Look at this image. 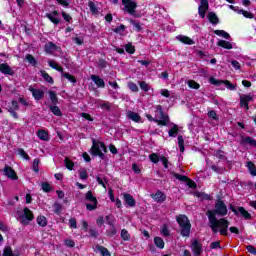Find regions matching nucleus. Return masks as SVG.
Instances as JSON below:
<instances>
[{
	"mask_svg": "<svg viewBox=\"0 0 256 256\" xmlns=\"http://www.w3.org/2000/svg\"><path fill=\"white\" fill-rule=\"evenodd\" d=\"M215 215H220L221 217L227 215V206L221 200L216 202L215 210L207 211V216L213 233H220V235L224 236L228 235L229 222L225 218L217 219Z\"/></svg>",
	"mask_w": 256,
	"mask_h": 256,
	"instance_id": "nucleus-1",
	"label": "nucleus"
},
{
	"mask_svg": "<svg viewBox=\"0 0 256 256\" xmlns=\"http://www.w3.org/2000/svg\"><path fill=\"white\" fill-rule=\"evenodd\" d=\"M176 221L181 228L182 237H189L191 234V223L185 215L177 216Z\"/></svg>",
	"mask_w": 256,
	"mask_h": 256,
	"instance_id": "nucleus-2",
	"label": "nucleus"
},
{
	"mask_svg": "<svg viewBox=\"0 0 256 256\" xmlns=\"http://www.w3.org/2000/svg\"><path fill=\"white\" fill-rule=\"evenodd\" d=\"M91 151H92V155H96L100 157V159H104L105 154H103V152L107 153V146H105V143L103 142H96L94 140Z\"/></svg>",
	"mask_w": 256,
	"mask_h": 256,
	"instance_id": "nucleus-3",
	"label": "nucleus"
},
{
	"mask_svg": "<svg viewBox=\"0 0 256 256\" xmlns=\"http://www.w3.org/2000/svg\"><path fill=\"white\" fill-rule=\"evenodd\" d=\"M85 199L90 202L86 204V209L88 211H95V209H97V205H99V201H97V197L93 195V192L88 191L85 194Z\"/></svg>",
	"mask_w": 256,
	"mask_h": 256,
	"instance_id": "nucleus-4",
	"label": "nucleus"
},
{
	"mask_svg": "<svg viewBox=\"0 0 256 256\" xmlns=\"http://www.w3.org/2000/svg\"><path fill=\"white\" fill-rule=\"evenodd\" d=\"M232 213H234L235 215H237V217H242V219H244L245 221H251L252 217H251V213H249V211H247L244 207H230Z\"/></svg>",
	"mask_w": 256,
	"mask_h": 256,
	"instance_id": "nucleus-5",
	"label": "nucleus"
},
{
	"mask_svg": "<svg viewBox=\"0 0 256 256\" xmlns=\"http://www.w3.org/2000/svg\"><path fill=\"white\" fill-rule=\"evenodd\" d=\"M122 5L124 6L123 11H125V13L137 17V15H135V9H137V2H135V0H122Z\"/></svg>",
	"mask_w": 256,
	"mask_h": 256,
	"instance_id": "nucleus-6",
	"label": "nucleus"
},
{
	"mask_svg": "<svg viewBox=\"0 0 256 256\" xmlns=\"http://www.w3.org/2000/svg\"><path fill=\"white\" fill-rule=\"evenodd\" d=\"M209 82L211 85H216V87H219L220 85H226L229 91H235V89H237V85L232 84L229 80H219L217 78L211 77Z\"/></svg>",
	"mask_w": 256,
	"mask_h": 256,
	"instance_id": "nucleus-7",
	"label": "nucleus"
},
{
	"mask_svg": "<svg viewBox=\"0 0 256 256\" xmlns=\"http://www.w3.org/2000/svg\"><path fill=\"white\" fill-rule=\"evenodd\" d=\"M34 219L35 216L33 215V211L25 207L23 209V215L20 217V223L22 225H29V223H31V221H33Z\"/></svg>",
	"mask_w": 256,
	"mask_h": 256,
	"instance_id": "nucleus-8",
	"label": "nucleus"
},
{
	"mask_svg": "<svg viewBox=\"0 0 256 256\" xmlns=\"http://www.w3.org/2000/svg\"><path fill=\"white\" fill-rule=\"evenodd\" d=\"M155 118L159 121H164L165 126L169 123V116L165 115V112H163V106L161 105L156 106Z\"/></svg>",
	"mask_w": 256,
	"mask_h": 256,
	"instance_id": "nucleus-9",
	"label": "nucleus"
},
{
	"mask_svg": "<svg viewBox=\"0 0 256 256\" xmlns=\"http://www.w3.org/2000/svg\"><path fill=\"white\" fill-rule=\"evenodd\" d=\"M191 250L195 256H200L201 253H203V244L199 240L193 239L191 242Z\"/></svg>",
	"mask_w": 256,
	"mask_h": 256,
	"instance_id": "nucleus-10",
	"label": "nucleus"
},
{
	"mask_svg": "<svg viewBox=\"0 0 256 256\" xmlns=\"http://www.w3.org/2000/svg\"><path fill=\"white\" fill-rule=\"evenodd\" d=\"M207 11H209V1L200 0V5L198 7V15L201 17V19H205Z\"/></svg>",
	"mask_w": 256,
	"mask_h": 256,
	"instance_id": "nucleus-11",
	"label": "nucleus"
},
{
	"mask_svg": "<svg viewBox=\"0 0 256 256\" xmlns=\"http://www.w3.org/2000/svg\"><path fill=\"white\" fill-rule=\"evenodd\" d=\"M253 101V95L251 94H244L240 96V106L244 107L246 111H249V103Z\"/></svg>",
	"mask_w": 256,
	"mask_h": 256,
	"instance_id": "nucleus-12",
	"label": "nucleus"
},
{
	"mask_svg": "<svg viewBox=\"0 0 256 256\" xmlns=\"http://www.w3.org/2000/svg\"><path fill=\"white\" fill-rule=\"evenodd\" d=\"M28 91L32 93V97H34L36 101H41V99L45 97V92L43 90L35 89L33 86H29Z\"/></svg>",
	"mask_w": 256,
	"mask_h": 256,
	"instance_id": "nucleus-13",
	"label": "nucleus"
},
{
	"mask_svg": "<svg viewBox=\"0 0 256 256\" xmlns=\"http://www.w3.org/2000/svg\"><path fill=\"white\" fill-rule=\"evenodd\" d=\"M4 175L8 179H11V181H17L19 179V176H17V172H15L10 166L4 167Z\"/></svg>",
	"mask_w": 256,
	"mask_h": 256,
	"instance_id": "nucleus-14",
	"label": "nucleus"
},
{
	"mask_svg": "<svg viewBox=\"0 0 256 256\" xmlns=\"http://www.w3.org/2000/svg\"><path fill=\"white\" fill-rule=\"evenodd\" d=\"M46 17L51 21V23H54V25H59V23H61L58 11L47 13Z\"/></svg>",
	"mask_w": 256,
	"mask_h": 256,
	"instance_id": "nucleus-15",
	"label": "nucleus"
},
{
	"mask_svg": "<svg viewBox=\"0 0 256 256\" xmlns=\"http://www.w3.org/2000/svg\"><path fill=\"white\" fill-rule=\"evenodd\" d=\"M126 116L130 121H134V123H143L141 115L139 113L134 112V111H127Z\"/></svg>",
	"mask_w": 256,
	"mask_h": 256,
	"instance_id": "nucleus-16",
	"label": "nucleus"
},
{
	"mask_svg": "<svg viewBox=\"0 0 256 256\" xmlns=\"http://www.w3.org/2000/svg\"><path fill=\"white\" fill-rule=\"evenodd\" d=\"M122 197L124 199V203L128 205V207H135L136 205L135 198H133L131 194L123 193Z\"/></svg>",
	"mask_w": 256,
	"mask_h": 256,
	"instance_id": "nucleus-17",
	"label": "nucleus"
},
{
	"mask_svg": "<svg viewBox=\"0 0 256 256\" xmlns=\"http://www.w3.org/2000/svg\"><path fill=\"white\" fill-rule=\"evenodd\" d=\"M177 41L183 43L184 45H195V40L191 39L189 36L178 35L176 36Z\"/></svg>",
	"mask_w": 256,
	"mask_h": 256,
	"instance_id": "nucleus-18",
	"label": "nucleus"
},
{
	"mask_svg": "<svg viewBox=\"0 0 256 256\" xmlns=\"http://www.w3.org/2000/svg\"><path fill=\"white\" fill-rule=\"evenodd\" d=\"M0 73H3V75H15V72L7 63L0 64Z\"/></svg>",
	"mask_w": 256,
	"mask_h": 256,
	"instance_id": "nucleus-19",
	"label": "nucleus"
},
{
	"mask_svg": "<svg viewBox=\"0 0 256 256\" xmlns=\"http://www.w3.org/2000/svg\"><path fill=\"white\" fill-rule=\"evenodd\" d=\"M152 199L156 201V203H163L165 199H167V196H165V193L162 191H157L155 194H151Z\"/></svg>",
	"mask_w": 256,
	"mask_h": 256,
	"instance_id": "nucleus-20",
	"label": "nucleus"
},
{
	"mask_svg": "<svg viewBox=\"0 0 256 256\" xmlns=\"http://www.w3.org/2000/svg\"><path fill=\"white\" fill-rule=\"evenodd\" d=\"M91 80L95 83L97 87L99 88L105 87V81L101 77L93 74L91 75Z\"/></svg>",
	"mask_w": 256,
	"mask_h": 256,
	"instance_id": "nucleus-21",
	"label": "nucleus"
},
{
	"mask_svg": "<svg viewBox=\"0 0 256 256\" xmlns=\"http://www.w3.org/2000/svg\"><path fill=\"white\" fill-rule=\"evenodd\" d=\"M242 145H250V147H256V140L251 137H242L241 139Z\"/></svg>",
	"mask_w": 256,
	"mask_h": 256,
	"instance_id": "nucleus-22",
	"label": "nucleus"
},
{
	"mask_svg": "<svg viewBox=\"0 0 256 256\" xmlns=\"http://www.w3.org/2000/svg\"><path fill=\"white\" fill-rule=\"evenodd\" d=\"M44 51L45 53H49L51 55L55 53V51H57V45H55L52 42H49L48 44L45 45Z\"/></svg>",
	"mask_w": 256,
	"mask_h": 256,
	"instance_id": "nucleus-23",
	"label": "nucleus"
},
{
	"mask_svg": "<svg viewBox=\"0 0 256 256\" xmlns=\"http://www.w3.org/2000/svg\"><path fill=\"white\" fill-rule=\"evenodd\" d=\"M37 137L41 141H49V132L47 130H38Z\"/></svg>",
	"mask_w": 256,
	"mask_h": 256,
	"instance_id": "nucleus-24",
	"label": "nucleus"
},
{
	"mask_svg": "<svg viewBox=\"0 0 256 256\" xmlns=\"http://www.w3.org/2000/svg\"><path fill=\"white\" fill-rule=\"evenodd\" d=\"M40 75L41 77H43V79L47 82L50 83L51 85H53L54 81H53V77H51L49 75V73H47L45 70H41L40 71Z\"/></svg>",
	"mask_w": 256,
	"mask_h": 256,
	"instance_id": "nucleus-25",
	"label": "nucleus"
},
{
	"mask_svg": "<svg viewBox=\"0 0 256 256\" xmlns=\"http://www.w3.org/2000/svg\"><path fill=\"white\" fill-rule=\"evenodd\" d=\"M48 65L49 67H51L52 69H55L56 71H59V73H63V67H61V65H59L57 62H55L54 60H50L48 61Z\"/></svg>",
	"mask_w": 256,
	"mask_h": 256,
	"instance_id": "nucleus-26",
	"label": "nucleus"
},
{
	"mask_svg": "<svg viewBox=\"0 0 256 256\" xmlns=\"http://www.w3.org/2000/svg\"><path fill=\"white\" fill-rule=\"evenodd\" d=\"M19 251H13L11 247H6L3 251V256H19Z\"/></svg>",
	"mask_w": 256,
	"mask_h": 256,
	"instance_id": "nucleus-27",
	"label": "nucleus"
},
{
	"mask_svg": "<svg viewBox=\"0 0 256 256\" xmlns=\"http://www.w3.org/2000/svg\"><path fill=\"white\" fill-rule=\"evenodd\" d=\"M218 47H222L223 49H233V44L231 42H227L225 40H219L217 42Z\"/></svg>",
	"mask_w": 256,
	"mask_h": 256,
	"instance_id": "nucleus-28",
	"label": "nucleus"
},
{
	"mask_svg": "<svg viewBox=\"0 0 256 256\" xmlns=\"http://www.w3.org/2000/svg\"><path fill=\"white\" fill-rule=\"evenodd\" d=\"M208 19L210 23H212V25H217V23H219V17H217V14H215V12H209Z\"/></svg>",
	"mask_w": 256,
	"mask_h": 256,
	"instance_id": "nucleus-29",
	"label": "nucleus"
},
{
	"mask_svg": "<svg viewBox=\"0 0 256 256\" xmlns=\"http://www.w3.org/2000/svg\"><path fill=\"white\" fill-rule=\"evenodd\" d=\"M97 105L100 107V109H104V111H109V109H111V103L103 100H98Z\"/></svg>",
	"mask_w": 256,
	"mask_h": 256,
	"instance_id": "nucleus-30",
	"label": "nucleus"
},
{
	"mask_svg": "<svg viewBox=\"0 0 256 256\" xmlns=\"http://www.w3.org/2000/svg\"><path fill=\"white\" fill-rule=\"evenodd\" d=\"M246 167L249 170L250 175H252V177H256V167L255 164L251 161L246 163Z\"/></svg>",
	"mask_w": 256,
	"mask_h": 256,
	"instance_id": "nucleus-31",
	"label": "nucleus"
},
{
	"mask_svg": "<svg viewBox=\"0 0 256 256\" xmlns=\"http://www.w3.org/2000/svg\"><path fill=\"white\" fill-rule=\"evenodd\" d=\"M96 251H99V253L102 256H111V252H109V250L107 248H105L104 246L97 245Z\"/></svg>",
	"mask_w": 256,
	"mask_h": 256,
	"instance_id": "nucleus-32",
	"label": "nucleus"
},
{
	"mask_svg": "<svg viewBox=\"0 0 256 256\" xmlns=\"http://www.w3.org/2000/svg\"><path fill=\"white\" fill-rule=\"evenodd\" d=\"M154 245H156L158 249H165V241H163L161 237L154 238Z\"/></svg>",
	"mask_w": 256,
	"mask_h": 256,
	"instance_id": "nucleus-33",
	"label": "nucleus"
},
{
	"mask_svg": "<svg viewBox=\"0 0 256 256\" xmlns=\"http://www.w3.org/2000/svg\"><path fill=\"white\" fill-rule=\"evenodd\" d=\"M238 15H243L246 19H253L255 17L253 13L243 9L238 10Z\"/></svg>",
	"mask_w": 256,
	"mask_h": 256,
	"instance_id": "nucleus-34",
	"label": "nucleus"
},
{
	"mask_svg": "<svg viewBox=\"0 0 256 256\" xmlns=\"http://www.w3.org/2000/svg\"><path fill=\"white\" fill-rule=\"evenodd\" d=\"M214 33L215 35H218V37H223V39H231V35L225 30H215Z\"/></svg>",
	"mask_w": 256,
	"mask_h": 256,
	"instance_id": "nucleus-35",
	"label": "nucleus"
},
{
	"mask_svg": "<svg viewBox=\"0 0 256 256\" xmlns=\"http://www.w3.org/2000/svg\"><path fill=\"white\" fill-rule=\"evenodd\" d=\"M89 9L92 13V15H99V8H97V6L95 5V2L90 1L88 3Z\"/></svg>",
	"mask_w": 256,
	"mask_h": 256,
	"instance_id": "nucleus-36",
	"label": "nucleus"
},
{
	"mask_svg": "<svg viewBox=\"0 0 256 256\" xmlns=\"http://www.w3.org/2000/svg\"><path fill=\"white\" fill-rule=\"evenodd\" d=\"M36 221L39 227H47V218L45 216H38Z\"/></svg>",
	"mask_w": 256,
	"mask_h": 256,
	"instance_id": "nucleus-37",
	"label": "nucleus"
},
{
	"mask_svg": "<svg viewBox=\"0 0 256 256\" xmlns=\"http://www.w3.org/2000/svg\"><path fill=\"white\" fill-rule=\"evenodd\" d=\"M178 147L181 153H185V140L183 139V136H178Z\"/></svg>",
	"mask_w": 256,
	"mask_h": 256,
	"instance_id": "nucleus-38",
	"label": "nucleus"
},
{
	"mask_svg": "<svg viewBox=\"0 0 256 256\" xmlns=\"http://www.w3.org/2000/svg\"><path fill=\"white\" fill-rule=\"evenodd\" d=\"M148 121H153L154 123H157V125H161L162 127H165V121H159L157 118H153V116L147 114L146 115Z\"/></svg>",
	"mask_w": 256,
	"mask_h": 256,
	"instance_id": "nucleus-39",
	"label": "nucleus"
},
{
	"mask_svg": "<svg viewBox=\"0 0 256 256\" xmlns=\"http://www.w3.org/2000/svg\"><path fill=\"white\" fill-rule=\"evenodd\" d=\"M177 133H179V127L177 125H173V127L169 130V137H176Z\"/></svg>",
	"mask_w": 256,
	"mask_h": 256,
	"instance_id": "nucleus-40",
	"label": "nucleus"
},
{
	"mask_svg": "<svg viewBox=\"0 0 256 256\" xmlns=\"http://www.w3.org/2000/svg\"><path fill=\"white\" fill-rule=\"evenodd\" d=\"M79 173V177L80 179H82V181H85V179H87L89 177V175L87 174V170L85 168H81L80 170H78Z\"/></svg>",
	"mask_w": 256,
	"mask_h": 256,
	"instance_id": "nucleus-41",
	"label": "nucleus"
},
{
	"mask_svg": "<svg viewBox=\"0 0 256 256\" xmlns=\"http://www.w3.org/2000/svg\"><path fill=\"white\" fill-rule=\"evenodd\" d=\"M65 167L69 169V171H73V167H75V163L71 161L69 158H65L64 160Z\"/></svg>",
	"mask_w": 256,
	"mask_h": 256,
	"instance_id": "nucleus-42",
	"label": "nucleus"
},
{
	"mask_svg": "<svg viewBox=\"0 0 256 256\" xmlns=\"http://www.w3.org/2000/svg\"><path fill=\"white\" fill-rule=\"evenodd\" d=\"M188 87H190V89H200L201 85L199 83H197L195 80H188Z\"/></svg>",
	"mask_w": 256,
	"mask_h": 256,
	"instance_id": "nucleus-43",
	"label": "nucleus"
},
{
	"mask_svg": "<svg viewBox=\"0 0 256 256\" xmlns=\"http://www.w3.org/2000/svg\"><path fill=\"white\" fill-rule=\"evenodd\" d=\"M125 51H126V53L133 55V53H135V46H133L132 43H128L125 45Z\"/></svg>",
	"mask_w": 256,
	"mask_h": 256,
	"instance_id": "nucleus-44",
	"label": "nucleus"
},
{
	"mask_svg": "<svg viewBox=\"0 0 256 256\" xmlns=\"http://www.w3.org/2000/svg\"><path fill=\"white\" fill-rule=\"evenodd\" d=\"M50 111H52L53 115H56V117H61L63 115V113H61V109L57 106H51Z\"/></svg>",
	"mask_w": 256,
	"mask_h": 256,
	"instance_id": "nucleus-45",
	"label": "nucleus"
},
{
	"mask_svg": "<svg viewBox=\"0 0 256 256\" xmlns=\"http://www.w3.org/2000/svg\"><path fill=\"white\" fill-rule=\"evenodd\" d=\"M62 75L65 77V79H68L70 83H77V79H75V76L67 73V72H62Z\"/></svg>",
	"mask_w": 256,
	"mask_h": 256,
	"instance_id": "nucleus-46",
	"label": "nucleus"
},
{
	"mask_svg": "<svg viewBox=\"0 0 256 256\" xmlns=\"http://www.w3.org/2000/svg\"><path fill=\"white\" fill-rule=\"evenodd\" d=\"M25 58H26V61L30 63V65H33L34 67L35 65H37V60L35 59V57H33V55L27 54Z\"/></svg>",
	"mask_w": 256,
	"mask_h": 256,
	"instance_id": "nucleus-47",
	"label": "nucleus"
},
{
	"mask_svg": "<svg viewBox=\"0 0 256 256\" xmlns=\"http://www.w3.org/2000/svg\"><path fill=\"white\" fill-rule=\"evenodd\" d=\"M139 86H140V89H142V91H145V93H147V91H149V89H151L149 84H147V82H145V81H140Z\"/></svg>",
	"mask_w": 256,
	"mask_h": 256,
	"instance_id": "nucleus-48",
	"label": "nucleus"
},
{
	"mask_svg": "<svg viewBox=\"0 0 256 256\" xmlns=\"http://www.w3.org/2000/svg\"><path fill=\"white\" fill-rule=\"evenodd\" d=\"M17 151H18V155H20V157H22L26 161H29V154H27V152H25V150H23V148H19Z\"/></svg>",
	"mask_w": 256,
	"mask_h": 256,
	"instance_id": "nucleus-49",
	"label": "nucleus"
},
{
	"mask_svg": "<svg viewBox=\"0 0 256 256\" xmlns=\"http://www.w3.org/2000/svg\"><path fill=\"white\" fill-rule=\"evenodd\" d=\"M121 237L124 241H129V239H131V235H129V232L126 229H122Z\"/></svg>",
	"mask_w": 256,
	"mask_h": 256,
	"instance_id": "nucleus-50",
	"label": "nucleus"
},
{
	"mask_svg": "<svg viewBox=\"0 0 256 256\" xmlns=\"http://www.w3.org/2000/svg\"><path fill=\"white\" fill-rule=\"evenodd\" d=\"M161 235L164 237H169V228L167 227V224H164L160 230Z\"/></svg>",
	"mask_w": 256,
	"mask_h": 256,
	"instance_id": "nucleus-51",
	"label": "nucleus"
},
{
	"mask_svg": "<svg viewBox=\"0 0 256 256\" xmlns=\"http://www.w3.org/2000/svg\"><path fill=\"white\" fill-rule=\"evenodd\" d=\"M149 159L152 163H159V154L152 153L149 155Z\"/></svg>",
	"mask_w": 256,
	"mask_h": 256,
	"instance_id": "nucleus-52",
	"label": "nucleus"
},
{
	"mask_svg": "<svg viewBox=\"0 0 256 256\" xmlns=\"http://www.w3.org/2000/svg\"><path fill=\"white\" fill-rule=\"evenodd\" d=\"M39 163H40V160L39 158H36L33 160V171H35V173H39Z\"/></svg>",
	"mask_w": 256,
	"mask_h": 256,
	"instance_id": "nucleus-53",
	"label": "nucleus"
},
{
	"mask_svg": "<svg viewBox=\"0 0 256 256\" xmlns=\"http://www.w3.org/2000/svg\"><path fill=\"white\" fill-rule=\"evenodd\" d=\"M128 88L133 91V93H137L139 91V87L134 82L128 83Z\"/></svg>",
	"mask_w": 256,
	"mask_h": 256,
	"instance_id": "nucleus-54",
	"label": "nucleus"
},
{
	"mask_svg": "<svg viewBox=\"0 0 256 256\" xmlns=\"http://www.w3.org/2000/svg\"><path fill=\"white\" fill-rule=\"evenodd\" d=\"M62 17L67 23L73 22V18L71 17V15L67 14L65 11L62 12Z\"/></svg>",
	"mask_w": 256,
	"mask_h": 256,
	"instance_id": "nucleus-55",
	"label": "nucleus"
},
{
	"mask_svg": "<svg viewBox=\"0 0 256 256\" xmlns=\"http://www.w3.org/2000/svg\"><path fill=\"white\" fill-rule=\"evenodd\" d=\"M131 25L135 27L136 31H141L143 28L141 27V23L135 21V20H130Z\"/></svg>",
	"mask_w": 256,
	"mask_h": 256,
	"instance_id": "nucleus-56",
	"label": "nucleus"
},
{
	"mask_svg": "<svg viewBox=\"0 0 256 256\" xmlns=\"http://www.w3.org/2000/svg\"><path fill=\"white\" fill-rule=\"evenodd\" d=\"M114 33H119L122 35L125 32V25L121 24L120 26L116 27L114 30Z\"/></svg>",
	"mask_w": 256,
	"mask_h": 256,
	"instance_id": "nucleus-57",
	"label": "nucleus"
},
{
	"mask_svg": "<svg viewBox=\"0 0 256 256\" xmlns=\"http://www.w3.org/2000/svg\"><path fill=\"white\" fill-rule=\"evenodd\" d=\"M69 227H70V229H77V219L70 218L69 219Z\"/></svg>",
	"mask_w": 256,
	"mask_h": 256,
	"instance_id": "nucleus-58",
	"label": "nucleus"
},
{
	"mask_svg": "<svg viewBox=\"0 0 256 256\" xmlns=\"http://www.w3.org/2000/svg\"><path fill=\"white\" fill-rule=\"evenodd\" d=\"M174 177L178 179V181H183L185 183L189 181V178L187 176H183L181 174H175Z\"/></svg>",
	"mask_w": 256,
	"mask_h": 256,
	"instance_id": "nucleus-59",
	"label": "nucleus"
},
{
	"mask_svg": "<svg viewBox=\"0 0 256 256\" xmlns=\"http://www.w3.org/2000/svg\"><path fill=\"white\" fill-rule=\"evenodd\" d=\"M160 95H162V97H166V98L171 97V93L167 89H161L160 90Z\"/></svg>",
	"mask_w": 256,
	"mask_h": 256,
	"instance_id": "nucleus-60",
	"label": "nucleus"
},
{
	"mask_svg": "<svg viewBox=\"0 0 256 256\" xmlns=\"http://www.w3.org/2000/svg\"><path fill=\"white\" fill-rule=\"evenodd\" d=\"M42 189L45 193H49L51 191V184L49 183H42Z\"/></svg>",
	"mask_w": 256,
	"mask_h": 256,
	"instance_id": "nucleus-61",
	"label": "nucleus"
},
{
	"mask_svg": "<svg viewBox=\"0 0 256 256\" xmlns=\"http://www.w3.org/2000/svg\"><path fill=\"white\" fill-rule=\"evenodd\" d=\"M208 117H210V119H214V121H217V119H219L217 117V113L214 110L208 112Z\"/></svg>",
	"mask_w": 256,
	"mask_h": 256,
	"instance_id": "nucleus-62",
	"label": "nucleus"
},
{
	"mask_svg": "<svg viewBox=\"0 0 256 256\" xmlns=\"http://www.w3.org/2000/svg\"><path fill=\"white\" fill-rule=\"evenodd\" d=\"M49 95H50V99H51L52 103H55L57 101V94H55V92H53V91H50Z\"/></svg>",
	"mask_w": 256,
	"mask_h": 256,
	"instance_id": "nucleus-63",
	"label": "nucleus"
},
{
	"mask_svg": "<svg viewBox=\"0 0 256 256\" xmlns=\"http://www.w3.org/2000/svg\"><path fill=\"white\" fill-rule=\"evenodd\" d=\"M65 245H66V247H75V241H73L71 239H67V240H65Z\"/></svg>",
	"mask_w": 256,
	"mask_h": 256,
	"instance_id": "nucleus-64",
	"label": "nucleus"
}]
</instances>
